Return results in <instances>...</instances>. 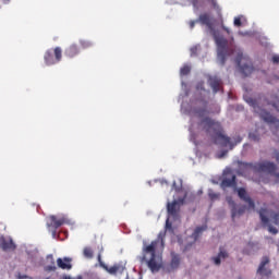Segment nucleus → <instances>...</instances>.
<instances>
[{
	"label": "nucleus",
	"mask_w": 279,
	"mask_h": 279,
	"mask_svg": "<svg viewBox=\"0 0 279 279\" xmlns=\"http://www.w3.org/2000/svg\"><path fill=\"white\" fill-rule=\"evenodd\" d=\"M208 84L210 85V87L213 88L214 93H218L220 90L221 87V80L218 78L217 76H210L208 78Z\"/></svg>",
	"instance_id": "obj_18"
},
{
	"label": "nucleus",
	"mask_w": 279,
	"mask_h": 279,
	"mask_svg": "<svg viewBox=\"0 0 279 279\" xmlns=\"http://www.w3.org/2000/svg\"><path fill=\"white\" fill-rule=\"evenodd\" d=\"M210 201H217L219 199V193H215L214 191L208 192Z\"/></svg>",
	"instance_id": "obj_32"
},
{
	"label": "nucleus",
	"mask_w": 279,
	"mask_h": 279,
	"mask_svg": "<svg viewBox=\"0 0 279 279\" xmlns=\"http://www.w3.org/2000/svg\"><path fill=\"white\" fill-rule=\"evenodd\" d=\"M222 29H223L225 32H227L228 35H230V29H229L228 27L222 26Z\"/></svg>",
	"instance_id": "obj_40"
},
{
	"label": "nucleus",
	"mask_w": 279,
	"mask_h": 279,
	"mask_svg": "<svg viewBox=\"0 0 279 279\" xmlns=\"http://www.w3.org/2000/svg\"><path fill=\"white\" fill-rule=\"evenodd\" d=\"M7 3H10V0H4Z\"/></svg>",
	"instance_id": "obj_45"
},
{
	"label": "nucleus",
	"mask_w": 279,
	"mask_h": 279,
	"mask_svg": "<svg viewBox=\"0 0 279 279\" xmlns=\"http://www.w3.org/2000/svg\"><path fill=\"white\" fill-rule=\"evenodd\" d=\"M235 62L241 71V73L243 75H245V77L250 76L254 72V68L251 62V59L246 54H243L242 51L238 52Z\"/></svg>",
	"instance_id": "obj_5"
},
{
	"label": "nucleus",
	"mask_w": 279,
	"mask_h": 279,
	"mask_svg": "<svg viewBox=\"0 0 279 279\" xmlns=\"http://www.w3.org/2000/svg\"><path fill=\"white\" fill-rule=\"evenodd\" d=\"M57 265L60 269H71V257H59L57 259Z\"/></svg>",
	"instance_id": "obj_19"
},
{
	"label": "nucleus",
	"mask_w": 279,
	"mask_h": 279,
	"mask_svg": "<svg viewBox=\"0 0 279 279\" xmlns=\"http://www.w3.org/2000/svg\"><path fill=\"white\" fill-rule=\"evenodd\" d=\"M242 138L239 136L236 143H241Z\"/></svg>",
	"instance_id": "obj_43"
},
{
	"label": "nucleus",
	"mask_w": 279,
	"mask_h": 279,
	"mask_svg": "<svg viewBox=\"0 0 279 279\" xmlns=\"http://www.w3.org/2000/svg\"><path fill=\"white\" fill-rule=\"evenodd\" d=\"M216 44L218 45V59L221 65L226 64V60L228 57L227 45L228 41L223 37H215Z\"/></svg>",
	"instance_id": "obj_8"
},
{
	"label": "nucleus",
	"mask_w": 279,
	"mask_h": 279,
	"mask_svg": "<svg viewBox=\"0 0 279 279\" xmlns=\"http://www.w3.org/2000/svg\"><path fill=\"white\" fill-rule=\"evenodd\" d=\"M260 221L264 226L268 227V231L271 234H277L278 229L271 225V222L279 228V211H271L267 208H260L258 210ZM271 221V222H270Z\"/></svg>",
	"instance_id": "obj_4"
},
{
	"label": "nucleus",
	"mask_w": 279,
	"mask_h": 279,
	"mask_svg": "<svg viewBox=\"0 0 279 279\" xmlns=\"http://www.w3.org/2000/svg\"><path fill=\"white\" fill-rule=\"evenodd\" d=\"M48 230H49V232H51L52 239H57V236H58L57 230H58V229L50 228V229H48Z\"/></svg>",
	"instance_id": "obj_35"
},
{
	"label": "nucleus",
	"mask_w": 279,
	"mask_h": 279,
	"mask_svg": "<svg viewBox=\"0 0 279 279\" xmlns=\"http://www.w3.org/2000/svg\"><path fill=\"white\" fill-rule=\"evenodd\" d=\"M74 279H83V278H82V275H80L78 277H76V278H74Z\"/></svg>",
	"instance_id": "obj_44"
},
{
	"label": "nucleus",
	"mask_w": 279,
	"mask_h": 279,
	"mask_svg": "<svg viewBox=\"0 0 279 279\" xmlns=\"http://www.w3.org/2000/svg\"><path fill=\"white\" fill-rule=\"evenodd\" d=\"M66 236H69V231H66Z\"/></svg>",
	"instance_id": "obj_46"
},
{
	"label": "nucleus",
	"mask_w": 279,
	"mask_h": 279,
	"mask_svg": "<svg viewBox=\"0 0 279 279\" xmlns=\"http://www.w3.org/2000/svg\"><path fill=\"white\" fill-rule=\"evenodd\" d=\"M272 63H274V64H278V63H279V56L275 54V56L272 57Z\"/></svg>",
	"instance_id": "obj_36"
},
{
	"label": "nucleus",
	"mask_w": 279,
	"mask_h": 279,
	"mask_svg": "<svg viewBox=\"0 0 279 279\" xmlns=\"http://www.w3.org/2000/svg\"><path fill=\"white\" fill-rule=\"evenodd\" d=\"M227 202H228L229 207L231 208L232 219H234L235 217H240V216H242L245 213L246 206L245 205H241L238 208V205L235 204V202L232 199L231 196L227 197Z\"/></svg>",
	"instance_id": "obj_12"
},
{
	"label": "nucleus",
	"mask_w": 279,
	"mask_h": 279,
	"mask_svg": "<svg viewBox=\"0 0 279 279\" xmlns=\"http://www.w3.org/2000/svg\"><path fill=\"white\" fill-rule=\"evenodd\" d=\"M26 254L29 260L34 262L36 260V256H38V248L34 250H26Z\"/></svg>",
	"instance_id": "obj_25"
},
{
	"label": "nucleus",
	"mask_w": 279,
	"mask_h": 279,
	"mask_svg": "<svg viewBox=\"0 0 279 279\" xmlns=\"http://www.w3.org/2000/svg\"><path fill=\"white\" fill-rule=\"evenodd\" d=\"M276 160H277V162L279 163V150L276 151Z\"/></svg>",
	"instance_id": "obj_41"
},
{
	"label": "nucleus",
	"mask_w": 279,
	"mask_h": 279,
	"mask_svg": "<svg viewBox=\"0 0 279 279\" xmlns=\"http://www.w3.org/2000/svg\"><path fill=\"white\" fill-rule=\"evenodd\" d=\"M83 255L87 259H93V256H94L93 248H90V246H86L83 251Z\"/></svg>",
	"instance_id": "obj_26"
},
{
	"label": "nucleus",
	"mask_w": 279,
	"mask_h": 279,
	"mask_svg": "<svg viewBox=\"0 0 279 279\" xmlns=\"http://www.w3.org/2000/svg\"><path fill=\"white\" fill-rule=\"evenodd\" d=\"M171 268L177 269L180 265V255H172Z\"/></svg>",
	"instance_id": "obj_27"
},
{
	"label": "nucleus",
	"mask_w": 279,
	"mask_h": 279,
	"mask_svg": "<svg viewBox=\"0 0 279 279\" xmlns=\"http://www.w3.org/2000/svg\"><path fill=\"white\" fill-rule=\"evenodd\" d=\"M102 268H105L110 275H116L122 269L121 266H118L117 264L114 266H110L109 268L108 266H104Z\"/></svg>",
	"instance_id": "obj_24"
},
{
	"label": "nucleus",
	"mask_w": 279,
	"mask_h": 279,
	"mask_svg": "<svg viewBox=\"0 0 279 279\" xmlns=\"http://www.w3.org/2000/svg\"><path fill=\"white\" fill-rule=\"evenodd\" d=\"M198 52V47L197 46H193L191 48V57H196Z\"/></svg>",
	"instance_id": "obj_34"
},
{
	"label": "nucleus",
	"mask_w": 279,
	"mask_h": 279,
	"mask_svg": "<svg viewBox=\"0 0 279 279\" xmlns=\"http://www.w3.org/2000/svg\"><path fill=\"white\" fill-rule=\"evenodd\" d=\"M189 2H191V4L195 9H198L202 4H204L206 2V3L210 4L214 10L220 11V7H219L217 0H189Z\"/></svg>",
	"instance_id": "obj_17"
},
{
	"label": "nucleus",
	"mask_w": 279,
	"mask_h": 279,
	"mask_svg": "<svg viewBox=\"0 0 279 279\" xmlns=\"http://www.w3.org/2000/svg\"><path fill=\"white\" fill-rule=\"evenodd\" d=\"M223 175H225V178L220 183L221 189L226 190L228 187H232V189L236 190V175L233 174L230 169H227L223 172Z\"/></svg>",
	"instance_id": "obj_10"
},
{
	"label": "nucleus",
	"mask_w": 279,
	"mask_h": 279,
	"mask_svg": "<svg viewBox=\"0 0 279 279\" xmlns=\"http://www.w3.org/2000/svg\"><path fill=\"white\" fill-rule=\"evenodd\" d=\"M0 247L3 252H14L16 250V244L14 243V240L10 238L9 242L5 241V236H0Z\"/></svg>",
	"instance_id": "obj_16"
},
{
	"label": "nucleus",
	"mask_w": 279,
	"mask_h": 279,
	"mask_svg": "<svg viewBox=\"0 0 279 279\" xmlns=\"http://www.w3.org/2000/svg\"><path fill=\"white\" fill-rule=\"evenodd\" d=\"M47 260L50 265L44 267V271H56L58 267H56V259L53 258V254L47 255Z\"/></svg>",
	"instance_id": "obj_20"
},
{
	"label": "nucleus",
	"mask_w": 279,
	"mask_h": 279,
	"mask_svg": "<svg viewBox=\"0 0 279 279\" xmlns=\"http://www.w3.org/2000/svg\"><path fill=\"white\" fill-rule=\"evenodd\" d=\"M98 263H99V265L104 268V267H106V265L104 264V262H101V253H99V255H98Z\"/></svg>",
	"instance_id": "obj_37"
},
{
	"label": "nucleus",
	"mask_w": 279,
	"mask_h": 279,
	"mask_svg": "<svg viewBox=\"0 0 279 279\" xmlns=\"http://www.w3.org/2000/svg\"><path fill=\"white\" fill-rule=\"evenodd\" d=\"M207 229L206 226H198L196 227L194 233H192L191 239H193V243L197 241L201 234Z\"/></svg>",
	"instance_id": "obj_22"
},
{
	"label": "nucleus",
	"mask_w": 279,
	"mask_h": 279,
	"mask_svg": "<svg viewBox=\"0 0 279 279\" xmlns=\"http://www.w3.org/2000/svg\"><path fill=\"white\" fill-rule=\"evenodd\" d=\"M64 223H66L68 226H69V223H71L69 218H66L64 216L51 215L47 221V228H48V230H51V228L54 230H58V228H62V226H64Z\"/></svg>",
	"instance_id": "obj_9"
},
{
	"label": "nucleus",
	"mask_w": 279,
	"mask_h": 279,
	"mask_svg": "<svg viewBox=\"0 0 279 279\" xmlns=\"http://www.w3.org/2000/svg\"><path fill=\"white\" fill-rule=\"evenodd\" d=\"M269 263H270V259L269 257H267V255L265 257H262V262L257 269V275H259L262 279H265V278L268 279L272 274L269 268Z\"/></svg>",
	"instance_id": "obj_11"
},
{
	"label": "nucleus",
	"mask_w": 279,
	"mask_h": 279,
	"mask_svg": "<svg viewBox=\"0 0 279 279\" xmlns=\"http://www.w3.org/2000/svg\"><path fill=\"white\" fill-rule=\"evenodd\" d=\"M80 44L83 49H88V48L93 47V41H90V40L83 39L80 41Z\"/></svg>",
	"instance_id": "obj_30"
},
{
	"label": "nucleus",
	"mask_w": 279,
	"mask_h": 279,
	"mask_svg": "<svg viewBox=\"0 0 279 279\" xmlns=\"http://www.w3.org/2000/svg\"><path fill=\"white\" fill-rule=\"evenodd\" d=\"M165 230H166V232H169L171 234H173V232H174L172 223L169 221V218H167V220H166Z\"/></svg>",
	"instance_id": "obj_31"
},
{
	"label": "nucleus",
	"mask_w": 279,
	"mask_h": 279,
	"mask_svg": "<svg viewBox=\"0 0 279 279\" xmlns=\"http://www.w3.org/2000/svg\"><path fill=\"white\" fill-rule=\"evenodd\" d=\"M246 102L254 109V112L257 113L263 121H265L267 124L271 125V129L275 133V131H278L279 129V119L276 118L274 114H271L269 111L264 109L267 106H271L276 109L277 112H279V96L276 94H270L266 98L257 97H248L246 98Z\"/></svg>",
	"instance_id": "obj_2"
},
{
	"label": "nucleus",
	"mask_w": 279,
	"mask_h": 279,
	"mask_svg": "<svg viewBox=\"0 0 279 279\" xmlns=\"http://www.w3.org/2000/svg\"><path fill=\"white\" fill-rule=\"evenodd\" d=\"M44 60L47 66L58 64V62L62 60V48L60 47L54 48V58H53V52L51 50H47L44 56Z\"/></svg>",
	"instance_id": "obj_7"
},
{
	"label": "nucleus",
	"mask_w": 279,
	"mask_h": 279,
	"mask_svg": "<svg viewBox=\"0 0 279 279\" xmlns=\"http://www.w3.org/2000/svg\"><path fill=\"white\" fill-rule=\"evenodd\" d=\"M234 26L235 27H241L242 26L241 16L234 17Z\"/></svg>",
	"instance_id": "obj_33"
},
{
	"label": "nucleus",
	"mask_w": 279,
	"mask_h": 279,
	"mask_svg": "<svg viewBox=\"0 0 279 279\" xmlns=\"http://www.w3.org/2000/svg\"><path fill=\"white\" fill-rule=\"evenodd\" d=\"M197 22L207 27H211L210 15L208 13L201 14Z\"/></svg>",
	"instance_id": "obj_21"
},
{
	"label": "nucleus",
	"mask_w": 279,
	"mask_h": 279,
	"mask_svg": "<svg viewBox=\"0 0 279 279\" xmlns=\"http://www.w3.org/2000/svg\"><path fill=\"white\" fill-rule=\"evenodd\" d=\"M63 279H71V276H64Z\"/></svg>",
	"instance_id": "obj_42"
},
{
	"label": "nucleus",
	"mask_w": 279,
	"mask_h": 279,
	"mask_svg": "<svg viewBox=\"0 0 279 279\" xmlns=\"http://www.w3.org/2000/svg\"><path fill=\"white\" fill-rule=\"evenodd\" d=\"M181 76H187L191 73V66L185 64L180 69Z\"/></svg>",
	"instance_id": "obj_29"
},
{
	"label": "nucleus",
	"mask_w": 279,
	"mask_h": 279,
	"mask_svg": "<svg viewBox=\"0 0 279 279\" xmlns=\"http://www.w3.org/2000/svg\"><path fill=\"white\" fill-rule=\"evenodd\" d=\"M46 279H49V277H47Z\"/></svg>",
	"instance_id": "obj_47"
},
{
	"label": "nucleus",
	"mask_w": 279,
	"mask_h": 279,
	"mask_svg": "<svg viewBox=\"0 0 279 279\" xmlns=\"http://www.w3.org/2000/svg\"><path fill=\"white\" fill-rule=\"evenodd\" d=\"M165 235H166V233L160 231L159 235H158V240H154L153 242H150V244H148L147 246L143 247V256L140 257L142 263L146 262V254H150V257L156 256V247H157L159 242L163 246V238H165Z\"/></svg>",
	"instance_id": "obj_6"
},
{
	"label": "nucleus",
	"mask_w": 279,
	"mask_h": 279,
	"mask_svg": "<svg viewBox=\"0 0 279 279\" xmlns=\"http://www.w3.org/2000/svg\"><path fill=\"white\" fill-rule=\"evenodd\" d=\"M146 263L153 274L158 272L162 267V259L157 255L151 256Z\"/></svg>",
	"instance_id": "obj_15"
},
{
	"label": "nucleus",
	"mask_w": 279,
	"mask_h": 279,
	"mask_svg": "<svg viewBox=\"0 0 279 279\" xmlns=\"http://www.w3.org/2000/svg\"><path fill=\"white\" fill-rule=\"evenodd\" d=\"M196 89H197V90H203V89H204V83H203V82L198 83V84L196 85Z\"/></svg>",
	"instance_id": "obj_38"
},
{
	"label": "nucleus",
	"mask_w": 279,
	"mask_h": 279,
	"mask_svg": "<svg viewBox=\"0 0 279 279\" xmlns=\"http://www.w3.org/2000/svg\"><path fill=\"white\" fill-rule=\"evenodd\" d=\"M194 113L197 114V118L201 119L198 122V130L206 132L214 136L215 143L223 147L230 146L233 148V144L230 143V137L223 134V129L221 123L211 119L206 108H196Z\"/></svg>",
	"instance_id": "obj_1"
},
{
	"label": "nucleus",
	"mask_w": 279,
	"mask_h": 279,
	"mask_svg": "<svg viewBox=\"0 0 279 279\" xmlns=\"http://www.w3.org/2000/svg\"><path fill=\"white\" fill-rule=\"evenodd\" d=\"M235 192H238V196L245 203L248 204L250 209L255 210V202L252 199V197L247 194L246 190L244 187H235Z\"/></svg>",
	"instance_id": "obj_14"
},
{
	"label": "nucleus",
	"mask_w": 279,
	"mask_h": 279,
	"mask_svg": "<svg viewBox=\"0 0 279 279\" xmlns=\"http://www.w3.org/2000/svg\"><path fill=\"white\" fill-rule=\"evenodd\" d=\"M196 23H199V22L197 20L196 21H191L190 22V28L193 29Z\"/></svg>",
	"instance_id": "obj_39"
},
{
	"label": "nucleus",
	"mask_w": 279,
	"mask_h": 279,
	"mask_svg": "<svg viewBox=\"0 0 279 279\" xmlns=\"http://www.w3.org/2000/svg\"><path fill=\"white\" fill-rule=\"evenodd\" d=\"M184 204V198L174 199L167 203V210L169 216L177 217L180 213V207Z\"/></svg>",
	"instance_id": "obj_13"
},
{
	"label": "nucleus",
	"mask_w": 279,
	"mask_h": 279,
	"mask_svg": "<svg viewBox=\"0 0 279 279\" xmlns=\"http://www.w3.org/2000/svg\"><path fill=\"white\" fill-rule=\"evenodd\" d=\"M250 140L253 142H259L260 141V134L258 133V130H255L254 132L250 133Z\"/></svg>",
	"instance_id": "obj_28"
},
{
	"label": "nucleus",
	"mask_w": 279,
	"mask_h": 279,
	"mask_svg": "<svg viewBox=\"0 0 279 279\" xmlns=\"http://www.w3.org/2000/svg\"><path fill=\"white\" fill-rule=\"evenodd\" d=\"M228 257L227 251L223 248H220V252L218 253L217 257H213L214 264L219 266L221 264V259H225Z\"/></svg>",
	"instance_id": "obj_23"
},
{
	"label": "nucleus",
	"mask_w": 279,
	"mask_h": 279,
	"mask_svg": "<svg viewBox=\"0 0 279 279\" xmlns=\"http://www.w3.org/2000/svg\"><path fill=\"white\" fill-rule=\"evenodd\" d=\"M239 165V173L245 174L250 171H253L255 173H267L269 175H272L275 178L276 183H279V172L277 171V166L272 161H260V162H244V161H238Z\"/></svg>",
	"instance_id": "obj_3"
}]
</instances>
